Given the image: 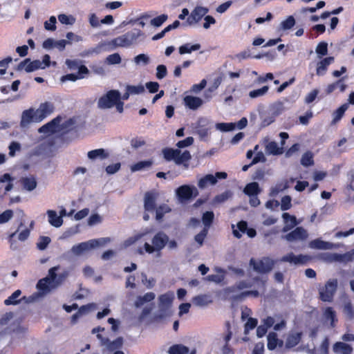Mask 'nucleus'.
I'll use <instances>...</instances> for the list:
<instances>
[{
  "instance_id": "16",
  "label": "nucleus",
  "mask_w": 354,
  "mask_h": 354,
  "mask_svg": "<svg viewBox=\"0 0 354 354\" xmlns=\"http://www.w3.org/2000/svg\"><path fill=\"white\" fill-rule=\"evenodd\" d=\"M158 194L154 191H149L145 194L144 209L146 212H153L156 207V201Z\"/></svg>"
},
{
  "instance_id": "48",
  "label": "nucleus",
  "mask_w": 354,
  "mask_h": 354,
  "mask_svg": "<svg viewBox=\"0 0 354 354\" xmlns=\"http://www.w3.org/2000/svg\"><path fill=\"white\" fill-rule=\"evenodd\" d=\"M324 315L326 319L330 320V325L333 327L335 325V322H337L336 318V313L331 307L326 308Z\"/></svg>"
},
{
  "instance_id": "49",
  "label": "nucleus",
  "mask_w": 354,
  "mask_h": 354,
  "mask_svg": "<svg viewBox=\"0 0 354 354\" xmlns=\"http://www.w3.org/2000/svg\"><path fill=\"white\" fill-rule=\"evenodd\" d=\"M269 89L268 86H263L261 88L252 90L250 91L249 96L251 98H256L265 95Z\"/></svg>"
},
{
  "instance_id": "42",
  "label": "nucleus",
  "mask_w": 354,
  "mask_h": 354,
  "mask_svg": "<svg viewBox=\"0 0 354 354\" xmlns=\"http://www.w3.org/2000/svg\"><path fill=\"white\" fill-rule=\"evenodd\" d=\"M348 109V104H344L342 106H340L337 109H336L333 113V123H336L339 120H341V118L344 115L345 111Z\"/></svg>"
},
{
  "instance_id": "36",
  "label": "nucleus",
  "mask_w": 354,
  "mask_h": 354,
  "mask_svg": "<svg viewBox=\"0 0 354 354\" xmlns=\"http://www.w3.org/2000/svg\"><path fill=\"white\" fill-rule=\"evenodd\" d=\"M109 156L108 153L104 149H97L88 151V158L91 160L99 158L100 159H105Z\"/></svg>"
},
{
  "instance_id": "55",
  "label": "nucleus",
  "mask_w": 354,
  "mask_h": 354,
  "mask_svg": "<svg viewBox=\"0 0 354 354\" xmlns=\"http://www.w3.org/2000/svg\"><path fill=\"white\" fill-rule=\"evenodd\" d=\"M75 123V120L74 118H69L63 122L61 125L59 126V131H63L64 132H68L71 129L72 126H73Z\"/></svg>"
},
{
  "instance_id": "8",
  "label": "nucleus",
  "mask_w": 354,
  "mask_h": 354,
  "mask_svg": "<svg viewBox=\"0 0 354 354\" xmlns=\"http://www.w3.org/2000/svg\"><path fill=\"white\" fill-rule=\"evenodd\" d=\"M310 257L306 254H300L295 255L293 252H289L283 256L279 259V261L288 262L294 265H306L310 261Z\"/></svg>"
},
{
  "instance_id": "39",
  "label": "nucleus",
  "mask_w": 354,
  "mask_h": 354,
  "mask_svg": "<svg viewBox=\"0 0 354 354\" xmlns=\"http://www.w3.org/2000/svg\"><path fill=\"white\" fill-rule=\"evenodd\" d=\"M352 250L344 254H333V259L335 261L348 263L353 261Z\"/></svg>"
},
{
  "instance_id": "57",
  "label": "nucleus",
  "mask_w": 354,
  "mask_h": 354,
  "mask_svg": "<svg viewBox=\"0 0 354 354\" xmlns=\"http://www.w3.org/2000/svg\"><path fill=\"white\" fill-rule=\"evenodd\" d=\"M13 216V212L12 209H6L0 214V224H3L9 221Z\"/></svg>"
},
{
  "instance_id": "60",
  "label": "nucleus",
  "mask_w": 354,
  "mask_h": 354,
  "mask_svg": "<svg viewBox=\"0 0 354 354\" xmlns=\"http://www.w3.org/2000/svg\"><path fill=\"white\" fill-rule=\"evenodd\" d=\"M291 207V197L290 196H284L283 197H282L281 209L282 211H286L290 209Z\"/></svg>"
},
{
  "instance_id": "51",
  "label": "nucleus",
  "mask_w": 354,
  "mask_h": 354,
  "mask_svg": "<svg viewBox=\"0 0 354 354\" xmlns=\"http://www.w3.org/2000/svg\"><path fill=\"white\" fill-rule=\"evenodd\" d=\"M266 150L270 153H272L273 155H278V154L281 153V150L278 147L277 143L274 141L270 142L266 145Z\"/></svg>"
},
{
  "instance_id": "44",
  "label": "nucleus",
  "mask_w": 354,
  "mask_h": 354,
  "mask_svg": "<svg viewBox=\"0 0 354 354\" xmlns=\"http://www.w3.org/2000/svg\"><path fill=\"white\" fill-rule=\"evenodd\" d=\"M301 164L304 167L314 165L313 154L310 151L304 153L301 159Z\"/></svg>"
},
{
  "instance_id": "1",
  "label": "nucleus",
  "mask_w": 354,
  "mask_h": 354,
  "mask_svg": "<svg viewBox=\"0 0 354 354\" xmlns=\"http://www.w3.org/2000/svg\"><path fill=\"white\" fill-rule=\"evenodd\" d=\"M194 138L189 136L176 143V147L178 149L170 147L162 149V153L165 160L168 162L174 160L176 165H182L184 169H187L189 168V162L192 159V155L188 150H185L183 152H181L180 149L191 146L194 143Z\"/></svg>"
},
{
  "instance_id": "53",
  "label": "nucleus",
  "mask_w": 354,
  "mask_h": 354,
  "mask_svg": "<svg viewBox=\"0 0 354 354\" xmlns=\"http://www.w3.org/2000/svg\"><path fill=\"white\" fill-rule=\"evenodd\" d=\"M58 19L60 23L62 24H66V25H73L75 21V19L73 16H68L65 14H60L58 15Z\"/></svg>"
},
{
  "instance_id": "31",
  "label": "nucleus",
  "mask_w": 354,
  "mask_h": 354,
  "mask_svg": "<svg viewBox=\"0 0 354 354\" xmlns=\"http://www.w3.org/2000/svg\"><path fill=\"white\" fill-rule=\"evenodd\" d=\"M282 218L286 223V226L283 227V231L286 232L293 227H295L297 224V219L295 216H292L290 214L285 212L282 214Z\"/></svg>"
},
{
  "instance_id": "45",
  "label": "nucleus",
  "mask_w": 354,
  "mask_h": 354,
  "mask_svg": "<svg viewBox=\"0 0 354 354\" xmlns=\"http://www.w3.org/2000/svg\"><path fill=\"white\" fill-rule=\"evenodd\" d=\"M289 187L288 182L285 180L284 182L278 183L271 189V194L272 196H275L278 194L279 192H283V190L288 189Z\"/></svg>"
},
{
  "instance_id": "52",
  "label": "nucleus",
  "mask_w": 354,
  "mask_h": 354,
  "mask_svg": "<svg viewBox=\"0 0 354 354\" xmlns=\"http://www.w3.org/2000/svg\"><path fill=\"white\" fill-rule=\"evenodd\" d=\"M295 24V19L293 16H289L286 20L281 21L280 26L281 29L286 30L292 28Z\"/></svg>"
},
{
  "instance_id": "38",
  "label": "nucleus",
  "mask_w": 354,
  "mask_h": 354,
  "mask_svg": "<svg viewBox=\"0 0 354 354\" xmlns=\"http://www.w3.org/2000/svg\"><path fill=\"white\" fill-rule=\"evenodd\" d=\"M21 295V291L20 290H15L10 297H8L4 301V304L6 306L10 305H17L19 304L20 299H18V297Z\"/></svg>"
},
{
  "instance_id": "47",
  "label": "nucleus",
  "mask_w": 354,
  "mask_h": 354,
  "mask_svg": "<svg viewBox=\"0 0 354 354\" xmlns=\"http://www.w3.org/2000/svg\"><path fill=\"white\" fill-rule=\"evenodd\" d=\"M168 19V15L166 14H162L158 17H154L150 21L151 26L154 27L161 26Z\"/></svg>"
},
{
  "instance_id": "23",
  "label": "nucleus",
  "mask_w": 354,
  "mask_h": 354,
  "mask_svg": "<svg viewBox=\"0 0 354 354\" xmlns=\"http://www.w3.org/2000/svg\"><path fill=\"white\" fill-rule=\"evenodd\" d=\"M333 349L334 353L342 354H352L353 351L351 345L342 342H335L333 344Z\"/></svg>"
},
{
  "instance_id": "40",
  "label": "nucleus",
  "mask_w": 354,
  "mask_h": 354,
  "mask_svg": "<svg viewBox=\"0 0 354 354\" xmlns=\"http://www.w3.org/2000/svg\"><path fill=\"white\" fill-rule=\"evenodd\" d=\"M189 348L182 344H175L171 346L169 349V354H187Z\"/></svg>"
},
{
  "instance_id": "26",
  "label": "nucleus",
  "mask_w": 354,
  "mask_h": 354,
  "mask_svg": "<svg viewBox=\"0 0 354 354\" xmlns=\"http://www.w3.org/2000/svg\"><path fill=\"white\" fill-rule=\"evenodd\" d=\"M37 118L36 110L35 111L33 109L25 110L22 113L21 124H29L32 122H36Z\"/></svg>"
},
{
  "instance_id": "58",
  "label": "nucleus",
  "mask_w": 354,
  "mask_h": 354,
  "mask_svg": "<svg viewBox=\"0 0 354 354\" xmlns=\"http://www.w3.org/2000/svg\"><path fill=\"white\" fill-rule=\"evenodd\" d=\"M316 53L321 55L324 56L328 53V44L324 41L319 42L316 47Z\"/></svg>"
},
{
  "instance_id": "9",
  "label": "nucleus",
  "mask_w": 354,
  "mask_h": 354,
  "mask_svg": "<svg viewBox=\"0 0 354 354\" xmlns=\"http://www.w3.org/2000/svg\"><path fill=\"white\" fill-rule=\"evenodd\" d=\"M310 257L306 254H300L295 255L293 252H289L283 256L279 259V261L288 262L294 265H306L310 261Z\"/></svg>"
},
{
  "instance_id": "62",
  "label": "nucleus",
  "mask_w": 354,
  "mask_h": 354,
  "mask_svg": "<svg viewBox=\"0 0 354 354\" xmlns=\"http://www.w3.org/2000/svg\"><path fill=\"white\" fill-rule=\"evenodd\" d=\"M156 77L158 80L164 78L167 74V67L163 64H160L156 68Z\"/></svg>"
},
{
  "instance_id": "18",
  "label": "nucleus",
  "mask_w": 354,
  "mask_h": 354,
  "mask_svg": "<svg viewBox=\"0 0 354 354\" xmlns=\"http://www.w3.org/2000/svg\"><path fill=\"white\" fill-rule=\"evenodd\" d=\"M62 120V117L61 115H57L55 118H53L51 121L45 124L42 127L39 129V133H55L57 131V128L59 126V124Z\"/></svg>"
},
{
  "instance_id": "2",
  "label": "nucleus",
  "mask_w": 354,
  "mask_h": 354,
  "mask_svg": "<svg viewBox=\"0 0 354 354\" xmlns=\"http://www.w3.org/2000/svg\"><path fill=\"white\" fill-rule=\"evenodd\" d=\"M111 241L109 237H104L97 239H91L86 242H82L73 246L71 251L75 255H81L84 252L99 246H103Z\"/></svg>"
},
{
  "instance_id": "14",
  "label": "nucleus",
  "mask_w": 354,
  "mask_h": 354,
  "mask_svg": "<svg viewBox=\"0 0 354 354\" xmlns=\"http://www.w3.org/2000/svg\"><path fill=\"white\" fill-rule=\"evenodd\" d=\"M97 337L100 340L101 346H105L107 351L112 352L120 348L123 344V338L119 337L111 342L108 337H103L101 334H97Z\"/></svg>"
},
{
  "instance_id": "17",
  "label": "nucleus",
  "mask_w": 354,
  "mask_h": 354,
  "mask_svg": "<svg viewBox=\"0 0 354 354\" xmlns=\"http://www.w3.org/2000/svg\"><path fill=\"white\" fill-rule=\"evenodd\" d=\"M208 8L203 6H196L191 12L187 18V23L189 25L196 24L201 20V19L208 12Z\"/></svg>"
},
{
  "instance_id": "37",
  "label": "nucleus",
  "mask_w": 354,
  "mask_h": 354,
  "mask_svg": "<svg viewBox=\"0 0 354 354\" xmlns=\"http://www.w3.org/2000/svg\"><path fill=\"white\" fill-rule=\"evenodd\" d=\"M201 44H195L192 45L189 43H187L184 45H182L179 47V53L180 55L191 53L192 51L198 50L201 48Z\"/></svg>"
},
{
  "instance_id": "15",
  "label": "nucleus",
  "mask_w": 354,
  "mask_h": 354,
  "mask_svg": "<svg viewBox=\"0 0 354 354\" xmlns=\"http://www.w3.org/2000/svg\"><path fill=\"white\" fill-rule=\"evenodd\" d=\"M308 236L307 231L302 227H297L295 230L284 236L289 242L304 241Z\"/></svg>"
},
{
  "instance_id": "12",
  "label": "nucleus",
  "mask_w": 354,
  "mask_h": 354,
  "mask_svg": "<svg viewBox=\"0 0 354 354\" xmlns=\"http://www.w3.org/2000/svg\"><path fill=\"white\" fill-rule=\"evenodd\" d=\"M210 129V121L205 118H200L194 127L195 132L201 140L207 138Z\"/></svg>"
},
{
  "instance_id": "54",
  "label": "nucleus",
  "mask_w": 354,
  "mask_h": 354,
  "mask_svg": "<svg viewBox=\"0 0 354 354\" xmlns=\"http://www.w3.org/2000/svg\"><path fill=\"white\" fill-rule=\"evenodd\" d=\"M208 234V230L203 228L198 234L194 236V240L198 243L199 247L202 246L205 237Z\"/></svg>"
},
{
  "instance_id": "24",
  "label": "nucleus",
  "mask_w": 354,
  "mask_h": 354,
  "mask_svg": "<svg viewBox=\"0 0 354 354\" xmlns=\"http://www.w3.org/2000/svg\"><path fill=\"white\" fill-rule=\"evenodd\" d=\"M184 102L186 106L190 109H197L203 104V100L198 97L188 95L185 97Z\"/></svg>"
},
{
  "instance_id": "3",
  "label": "nucleus",
  "mask_w": 354,
  "mask_h": 354,
  "mask_svg": "<svg viewBox=\"0 0 354 354\" xmlns=\"http://www.w3.org/2000/svg\"><path fill=\"white\" fill-rule=\"evenodd\" d=\"M174 299V293L167 292L159 296V313L153 317L155 321L162 319L169 315V308Z\"/></svg>"
},
{
  "instance_id": "20",
  "label": "nucleus",
  "mask_w": 354,
  "mask_h": 354,
  "mask_svg": "<svg viewBox=\"0 0 354 354\" xmlns=\"http://www.w3.org/2000/svg\"><path fill=\"white\" fill-rule=\"evenodd\" d=\"M88 73L89 71L87 68V67L85 65H81L79 68V71H77V74L70 73L63 75L61 77V81L63 82L66 81L75 82L77 80L84 78L85 75H88Z\"/></svg>"
},
{
  "instance_id": "4",
  "label": "nucleus",
  "mask_w": 354,
  "mask_h": 354,
  "mask_svg": "<svg viewBox=\"0 0 354 354\" xmlns=\"http://www.w3.org/2000/svg\"><path fill=\"white\" fill-rule=\"evenodd\" d=\"M143 35V32L138 29H134L127 33L116 37L114 39L115 45L120 47H127L136 43L138 39Z\"/></svg>"
},
{
  "instance_id": "43",
  "label": "nucleus",
  "mask_w": 354,
  "mask_h": 354,
  "mask_svg": "<svg viewBox=\"0 0 354 354\" xmlns=\"http://www.w3.org/2000/svg\"><path fill=\"white\" fill-rule=\"evenodd\" d=\"M238 230H233V234L237 239H240L242 234L240 233H245L248 228V223L245 221H241L237 223Z\"/></svg>"
},
{
  "instance_id": "25",
  "label": "nucleus",
  "mask_w": 354,
  "mask_h": 354,
  "mask_svg": "<svg viewBox=\"0 0 354 354\" xmlns=\"http://www.w3.org/2000/svg\"><path fill=\"white\" fill-rule=\"evenodd\" d=\"M333 57H328L324 58L318 64L316 69L317 75H323L325 74L328 66L333 62Z\"/></svg>"
},
{
  "instance_id": "10",
  "label": "nucleus",
  "mask_w": 354,
  "mask_h": 354,
  "mask_svg": "<svg viewBox=\"0 0 354 354\" xmlns=\"http://www.w3.org/2000/svg\"><path fill=\"white\" fill-rule=\"evenodd\" d=\"M55 107L53 102H45L41 103L36 109V122H39L51 115L55 111Z\"/></svg>"
},
{
  "instance_id": "59",
  "label": "nucleus",
  "mask_w": 354,
  "mask_h": 354,
  "mask_svg": "<svg viewBox=\"0 0 354 354\" xmlns=\"http://www.w3.org/2000/svg\"><path fill=\"white\" fill-rule=\"evenodd\" d=\"M50 242V239L48 236H41L37 243V247L39 250H44L47 248Z\"/></svg>"
},
{
  "instance_id": "46",
  "label": "nucleus",
  "mask_w": 354,
  "mask_h": 354,
  "mask_svg": "<svg viewBox=\"0 0 354 354\" xmlns=\"http://www.w3.org/2000/svg\"><path fill=\"white\" fill-rule=\"evenodd\" d=\"M153 162L151 160H142L138 162L131 166V171H140L144 168L149 167L152 165Z\"/></svg>"
},
{
  "instance_id": "6",
  "label": "nucleus",
  "mask_w": 354,
  "mask_h": 354,
  "mask_svg": "<svg viewBox=\"0 0 354 354\" xmlns=\"http://www.w3.org/2000/svg\"><path fill=\"white\" fill-rule=\"evenodd\" d=\"M121 100V95L118 90H110L105 95L100 97L97 106L100 109H109L115 106L117 101Z\"/></svg>"
},
{
  "instance_id": "5",
  "label": "nucleus",
  "mask_w": 354,
  "mask_h": 354,
  "mask_svg": "<svg viewBox=\"0 0 354 354\" xmlns=\"http://www.w3.org/2000/svg\"><path fill=\"white\" fill-rule=\"evenodd\" d=\"M276 261L270 257H265L259 261L252 258L250 260V265L253 270L259 273L266 274L270 272L274 268Z\"/></svg>"
},
{
  "instance_id": "28",
  "label": "nucleus",
  "mask_w": 354,
  "mask_h": 354,
  "mask_svg": "<svg viewBox=\"0 0 354 354\" xmlns=\"http://www.w3.org/2000/svg\"><path fill=\"white\" fill-rule=\"evenodd\" d=\"M155 294L152 292H147L143 296L137 297L134 305L136 308L141 307L143 304L150 302L155 299Z\"/></svg>"
},
{
  "instance_id": "64",
  "label": "nucleus",
  "mask_w": 354,
  "mask_h": 354,
  "mask_svg": "<svg viewBox=\"0 0 354 354\" xmlns=\"http://www.w3.org/2000/svg\"><path fill=\"white\" fill-rule=\"evenodd\" d=\"M56 18L54 16H51L48 21L44 23V28L47 30L53 31L56 29Z\"/></svg>"
},
{
  "instance_id": "41",
  "label": "nucleus",
  "mask_w": 354,
  "mask_h": 354,
  "mask_svg": "<svg viewBox=\"0 0 354 354\" xmlns=\"http://www.w3.org/2000/svg\"><path fill=\"white\" fill-rule=\"evenodd\" d=\"M214 214L212 211L205 212L202 216V221L205 225L203 228H207V230L211 226L214 221Z\"/></svg>"
},
{
  "instance_id": "29",
  "label": "nucleus",
  "mask_w": 354,
  "mask_h": 354,
  "mask_svg": "<svg viewBox=\"0 0 354 354\" xmlns=\"http://www.w3.org/2000/svg\"><path fill=\"white\" fill-rule=\"evenodd\" d=\"M243 192L249 196H255L261 192V189L257 183L253 182L247 184Z\"/></svg>"
},
{
  "instance_id": "21",
  "label": "nucleus",
  "mask_w": 354,
  "mask_h": 354,
  "mask_svg": "<svg viewBox=\"0 0 354 354\" xmlns=\"http://www.w3.org/2000/svg\"><path fill=\"white\" fill-rule=\"evenodd\" d=\"M302 335V332H290L286 339V348H292L298 345L301 340Z\"/></svg>"
},
{
  "instance_id": "11",
  "label": "nucleus",
  "mask_w": 354,
  "mask_h": 354,
  "mask_svg": "<svg viewBox=\"0 0 354 354\" xmlns=\"http://www.w3.org/2000/svg\"><path fill=\"white\" fill-rule=\"evenodd\" d=\"M39 68H45V66H42L41 62L38 59L31 61L30 58L21 61L17 68L18 71L24 70L26 73H31Z\"/></svg>"
},
{
  "instance_id": "19",
  "label": "nucleus",
  "mask_w": 354,
  "mask_h": 354,
  "mask_svg": "<svg viewBox=\"0 0 354 354\" xmlns=\"http://www.w3.org/2000/svg\"><path fill=\"white\" fill-rule=\"evenodd\" d=\"M169 236L163 232H158L152 239V244L154 245L157 252L162 250L167 244Z\"/></svg>"
},
{
  "instance_id": "35",
  "label": "nucleus",
  "mask_w": 354,
  "mask_h": 354,
  "mask_svg": "<svg viewBox=\"0 0 354 354\" xmlns=\"http://www.w3.org/2000/svg\"><path fill=\"white\" fill-rule=\"evenodd\" d=\"M216 183V178L214 175L207 174L199 180L198 185L200 188H204L209 184L215 185Z\"/></svg>"
},
{
  "instance_id": "7",
  "label": "nucleus",
  "mask_w": 354,
  "mask_h": 354,
  "mask_svg": "<svg viewBox=\"0 0 354 354\" xmlns=\"http://www.w3.org/2000/svg\"><path fill=\"white\" fill-rule=\"evenodd\" d=\"M337 288V279L329 280L324 286L319 290V299L322 301L330 302L333 301L334 295Z\"/></svg>"
},
{
  "instance_id": "33",
  "label": "nucleus",
  "mask_w": 354,
  "mask_h": 354,
  "mask_svg": "<svg viewBox=\"0 0 354 354\" xmlns=\"http://www.w3.org/2000/svg\"><path fill=\"white\" fill-rule=\"evenodd\" d=\"M50 278L44 277L39 279L37 283V288L41 294H46L50 291Z\"/></svg>"
},
{
  "instance_id": "30",
  "label": "nucleus",
  "mask_w": 354,
  "mask_h": 354,
  "mask_svg": "<svg viewBox=\"0 0 354 354\" xmlns=\"http://www.w3.org/2000/svg\"><path fill=\"white\" fill-rule=\"evenodd\" d=\"M268 344L267 347L270 351H273L277 348L278 342L279 345L283 344V342L278 339L277 334L274 332H270L268 335Z\"/></svg>"
},
{
  "instance_id": "13",
  "label": "nucleus",
  "mask_w": 354,
  "mask_h": 354,
  "mask_svg": "<svg viewBox=\"0 0 354 354\" xmlns=\"http://www.w3.org/2000/svg\"><path fill=\"white\" fill-rule=\"evenodd\" d=\"M198 192L196 188L189 185H184L176 189V195L180 201H188L193 197H196Z\"/></svg>"
},
{
  "instance_id": "56",
  "label": "nucleus",
  "mask_w": 354,
  "mask_h": 354,
  "mask_svg": "<svg viewBox=\"0 0 354 354\" xmlns=\"http://www.w3.org/2000/svg\"><path fill=\"white\" fill-rule=\"evenodd\" d=\"M216 128L222 131H230L235 129L236 124L230 122V123H217L216 124Z\"/></svg>"
},
{
  "instance_id": "50",
  "label": "nucleus",
  "mask_w": 354,
  "mask_h": 354,
  "mask_svg": "<svg viewBox=\"0 0 354 354\" xmlns=\"http://www.w3.org/2000/svg\"><path fill=\"white\" fill-rule=\"evenodd\" d=\"M258 321L256 318L250 317L244 326V333L248 334L250 330L257 327Z\"/></svg>"
},
{
  "instance_id": "34",
  "label": "nucleus",
  "mask_w": 354,
  "mask_h": 354,
  "mask_svg": "<svg viewBox=\"0 0 354 354\" xmlns=\"http://www.w3.org/2000/svg\"><path fill=\"white\" fill-rule=\"evenodd\" d=\"M156 219L158 221H161L165 214L171 211L170 207L167 204H161L156 207Z\"/></svg>"
},
{
  "instance_id": "61",
  "label": "nucleus",
  "mask_w": 354,
  "mask_h": 354,
  "mask_svg": "<svg viewBox=\"0 0 354 354\" xmlns=\"http://www.w3.org/2000/svg\"><path fill=\"white\" fill-rule=\"evenodd\" d=\"M127 90L131 94H140L145 91V87L141 84L138 86L128 85L127 86Z\"/></svg>"
},
{
  "instance_id": "27",
  "label": "nucleus",
  "mask_w": 354,
  "mask_h": 354,
  "mask_svg": "<svg viewBox=\"0 0 354 354\" xmlns=\"http://www.w3.org/2000/svg\"><path fill=\"white\" fill-rule=\"evenodd\" d=\"M47 214L50 224L55 227H60L63 223L62 216H57V212L54 210H48Z\"/></svg>"
},
{
  "instance_id": "22",
  "label": "nucleus",
  "mask_w": 354,
  "mask_h": 354,
  "mask_svg": "<svg viewBox=\"0 0 354 354\" xmlns=\"http://www.w3.org/2000/svg\"><path fill=\"white\" fill-rule=\"evenodd\" d=\"M310 248L319 250H330L334 248V244L330 242L324 241L321 239H316L309 243Z\"/></svg>"
},
{
  "instance_id": "63",
  "label": "nucleus",
  "mask_w": 354,
  "mask_h": 354,
  "mask_svg": "<svg viewBox=\"0 0 354 354\" xmlns=\"http://www.w3.org/2000/svg\"><path fill=\"white\" fill-rule=\"evenodd\" d=\"M9 156L13 157L17 151L21 150V145L15 141H12L9 145Z\"/></svg>"
},
{
  "instance_id": "32",
  "label": "nucleus",
  "mask_w": 354,
  "mask_h": 354,
  "mask_svg": "<svg viewBox=\"0 0 354 354\" xmlns=\"http://www.w3.org/2000/svg\"><path fill=\"white\" fill-rule=\"evenodd\" d=\"M23 187L28 191H32L37 187L36 179L33 177H24L21 179Z\"/></svg>"
}]
</instances>
